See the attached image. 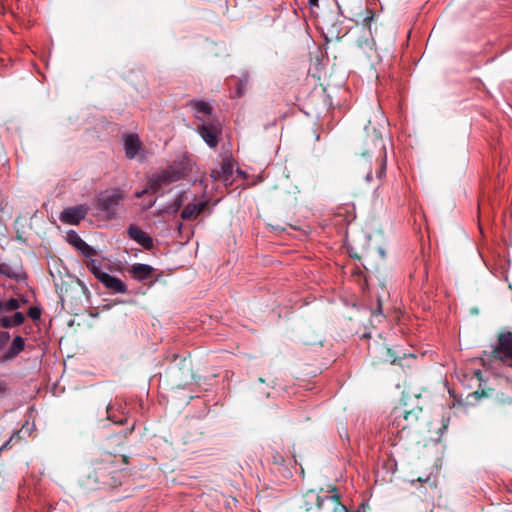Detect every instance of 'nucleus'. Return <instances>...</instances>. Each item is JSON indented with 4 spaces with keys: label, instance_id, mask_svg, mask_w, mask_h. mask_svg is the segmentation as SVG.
I'll use <instances>...</instances> for the list:
<instances>
[{
    "label": "nucleus",
    "instance_id": "f257e3e1",
    "mask_svg": "<svg viewBox=\"0 0 512 512\" xmlns=\"http://www.w3.org/2000/svg\"><path fill=\"white\" fill-rule=\"evenodd\" d=\"M79 483L87 491L116 485L115 477L112 476V467L103 461H97L87 466L79 478Z\"/></svg>",
    "mask_w": 512,
    "mask_h": 512
},
{
    "label": "nucleus",
    "instance_id": "7ed1b4c3",
    "mask_svg": "<svg viewBox=\"0 0 512 512\" xmlns=\"http://www.w3.org/2000/svg\"><path fill=\"white\" fill-rule=\"evenodd\" d=\"M187 167L184 161H174L166 169L153 174L148 178L151 194H164L163 188L186 175Z\"/></svg>",
    "mask_w": 512,
    "mask_h": 512
},
{
    "label": "nucleus",
    "instance_id": "c85d7f7f",
    "mask_svg": "<svg viewBox=\"0 0 512 512\" xmlns=\"http://www.w3.org/2000/svg\"><path fill=\"white\" fill-rule=\"evenodd\" d=\"M10 333L7 331H0V351L5 347V345L10 340Z\"/></svg>",
    "mask_w": 512,
    "mask_h": 512
},
{
    "label": "nucleus",
    "instance_id": "6ab92c4d",
    "mask_svg": "<svg viewBox=\"0 0 512 512\" xmlns=\"http://www.w3.org/2000/svg\"><path fill=\"white\" fill-rule=\"evenodd\" d=\"M86 266L88 270L94 275V277L99 280L101 278V274H105L106 272L102 270L101 262L94 259L93 257L88 259Z\"/></svg>",
    "mask_w": 512,
    "mask_h": 512
},
{
    "label": "nucleus",
    "instance_id": "f704fd0d",
    "mask_svg": "<svg viewBox=\"0 0 512 512\" xmlns=\"http://www.w3.org/2000/svg\"><path fill=\"white\" fill-rule=\"evenodd\" d=\"M364 179L367 183H371L372 180H373V176H372V170L369 169V171L365 174L364 176Z\"/></svg>",
    "mask_w": 512,
    "mask_h": 512
},
{
    "label": "nucleus",
    "instance_id": "5701e85b",
    "mask_svg": "<svg viewBox=\"0 0 512 512\" xmlns=\"http://www.w3.org/2000/svg\"><path fill=\"white\" fill-rule=\"evenodd\" d=\"M303 499V504L300 507L303 512H320V509H318V502L313 501L312 499H305V495L303 496Z\"/></svg>",
    "mask_w": 512,
    "mask_h": 512
},
{
    "label": "nucleus",
    "instance_id": "a19ab883",
    "mask_svg": "<svg viewBox=\"0 0 512 512\" xmlns=\"http://www.w3.org/2000/svg\"><path fill=\"white\" fill-rule=\"evenodd\" d=\"M370 336H371L370 333H363V335H362L363 338H369Z\"/></svg>",
    "mask_w": 512,
    "mask_h": 512
},
{
    "label": "nucleus",
    "instance_id": "f3484780",
    "mask_svg": "<svg viewBox=\"0 0 512 512\" xmlns=\"http://www.w3.org/2000/svg\"><path fill=\"white\" fill-rule=\"evenodd\" d=\"M188 200V195L186 191H182L177 193L174 198L167 205L166 210L169 213L176 214L180 211L181 207L184 205L185 201Z\"/></svg>",
    "mask_w": 512,
    "mask_h": 512
},
{
    "label": "nucleus",
    "instance_id": "ea45409f",
    "mask_svg": "<svg viewBox=\"0 0 512 512\" xmlns=\"http://www.w3.org/2000/svg\"><path fill=\"white\" fill-rule=\"evenodd\" d=\"M20 300V307L23 305V304H27L28 303V300L25 298V297H22Z\"/></svg>",
    "mask_w": 512,
    "mask_h": 512
},
{
    "label": "nucleus",
    "instance_id": "f8f14e48",
    "mask_svg": "<svg viewBox=\"0 0 512 512\" xmlns=\"http://www.w3.org/2000/svg\"><path fill=\"white\" fill-rule=\"evenodd\" d=\"M98 280L103 286L114 294L128 293L127 285L118 277L110 275L109 273L101 274Z\"/></svg>",
    "mask_w": 512,
    "mask_h": 512
},
{
    "label": "nucleus",
    "instance_id": "cd10ccee",
    "mask_svg": "<svg viewBox=\"0 0 512 512\" xmlns=\"http://www.w3.org/2000/svg\"><path fill=\"white\" fill-rule=\"evenodd\" d=\"M382 317H383L382 304H381L380 299H378V307L374 312H372L371 321H374V320L380 321V319Z\"/></svg>",
    "mask_w": 512,
    "mask_h": 512
},
{
    "label": "nucleus",
    "instance_id": "dca6fc26",
    "mask_svg": "<svg viewBox=\"0 0 512 512\" xmlns=\"http://www.w3.org/2000/svg\"><path fill=\"white\" fill-rule=\"evenodd\" d=\"M141 149V142L137 134H127L124 138V150L128 159L136 157Z\"/></svg>",
    "mask_w": 512,
    "mask_h": 512
},
{
    "label": "nucleus",
    "instance_id": "aec40b11",
    "mask_svg": "<svg viewBox=\"0 0 512 512\" xmlns=\"http://www.w3.org/2000/svg\"><path fill=\"white\" fill-rule=\"evenodd\" d=\"M107 419L115 424H123L125 422V416L122 414L120 417L115 414V405L109 403L106 407Z\"/></svg>",
    "mask_w": 512,
    "mask_h": 512
},
{
    "label": "nucleus",
    "instance_id": "20e7f679",
    "mask_svg": "<svg viewBox=\"0 0 512 512\" xmlns=\"http://www.w3.org/2000/svg\"><path fill=\"white\" fill-rule=\"evenodd\" d=\"M196 131L210 148H215L222 133V125L217 117H207L196 125Z\"/></svg>",
    "mask_w": 512,
    "mask_h": 512
},
{
    "label": "nucleus",
    "instance_id": "c9c22d12",
    "mask_svg": "<svg viewBox=\"0 0 512 512\" xmlns=\"http://www.w3.org/2000/svg\"><path fill=\"white\" fill-rule=\"evenodd\" d=\"M155 203H156V198H151V199L147 202V204H145L144 209H146V210H147V209L152 208V207L154 206V204H155Z\"/></svg>",
    "mask_w": 512,
    "mask_h": 512
},
{
    "label": "nucleus",
    "instance_id": "c756f323",
    "mask_svg": "<svg viewBox=\"0 0 512 512\" xmlns=\"http://www.w3.org/2000/svg\"><path fill=\"white\" fill-rule=\"evenodd\" d=\"M421 412V409L417 410V411H414V410H411V411H405L404 413V418L405 420H417L418 418V415L419 413Z\"/></svg>",
    "mask_w": 512,
    "mask_h": 512
},
{
    "label": "nucleus",
    "instance_id": "39448f33",
    "mask_svg": "<svg viewBox=\"0 0 512 512\" xmlns=\"http://www.w3.org/2000/svg\"><path fill=\"white\" fill-rule=\"evenodd\" d=\"M332 494L319 495L314 491H309L305 494V499H312L318 502V509L320 512H349L347 507L341 503L339 494L336 492L335 487L332 488Z\"/></svg>",
    "mask_w": 512,
    "mask_h": 512
},
{
    "label": "nucleus",
    "instance_id": "a878e982",
    "mask_svg": "<svg viewBox=\"0 0 512 512\" xmlns=\"http://www.w3.org/2000/svg\"><path fill=\"white\" fill-rule=\"evenodd\" d=\"M13 327L21 326L25 321V316L22 312L16 311L12 316H9Z\"/></svg>",
    "mask_w": 512,
    "mask_h": 512
},
{
    "label": "nucleus",
    "instance_id": "6e6552de",
    "mask_svg": "<svg viewBox=\"0 0 512 512\" xmlns=\"http://www.w3.org/2000/svg\"><path fill=\"white\" fill-rule=\"evenodd\" d=\"M211 178L220 181L228 187L233 184V163L230 158H224L222 163L211 170Z\"/></svg>",
    "mask_w": 512,
    "mask_h": 512
},
{
    "label": "nucleus",
    "instance_id": "0eeeda50",
    "mask_svg": "<svg viewBox=\"0 0 512 512\" xmlns=\"http://www.w3.org/2000/svg\"><path fill=\"white\" fill-rule=\"evenodd\" d=\"M493 354L502 361L510 360L509 366L512 367V332L499 334L497 343L493 348Z\"/></svg>",
    "mask_w": 512,
    "mask_h": 512
},
{
    "label": "nucleus",
    "instance_id": "ddd939ff",
    "mask_svg": "<svg viewBox=\"0 0 512 512\" xmlns=\"http://www.w3.org/2000/svg\"><path fill=\"white\" fill-rule=\"evenodd\" d=\"M25 348V339L16 335L8 349L4 352V354L0 358L1 363H6L14 360Z\"/></svg>",
    "mask_w": 512,
    "mask_h": 512
},
{
    "label": "nucleus",
    "instance_id": "7c9ffc66",
    "mask_svg": "<svg viewBox=\"0 0 512 512\" xmlns=\"http://www.w3.org/2000/svg\"><path fill=\"white\" fill-rule=\"evenodd\" d=\"M0 327L5 328V329H9V328L13 327L9 316H4V317L0 318Z\"/></svg>",
    "mask_w": 512,
    "mask_h": 512
},
{
    "label": "nucleus",
    "instance_id": "a211bd4d",
    "mask_svg": "<svg viewBox=\"0 0 512 512\" xmlns=\"http://www.w3.org/2000/svg\"><path fill=\"white\" fill-rule=\"evenodd\" d=\"M0 275L6 276L16 281H20L24 278L23 275L18 273L13 267L6 263H0Z\"/></svg>",
    "mask_w": 512,
    "mask_h": 512
},
{
    "label": "nucleus",
    "instance_id": "473e14b6",
    "mask_svg": "<svg viewBox=\"0 0 512 512\" xmlns=\"http://www.w3.org/2000/svg\"><path fill=\"white\" fill-rule=\"evenodd\" d=\"M151 193L150 184L147 183V187L141 191L135 193V197L141 198L144 194Z\"/></svg>",
    "mask_w": 512,
    "mask_h": 512
},
{
    "label": "nucleus",
    "instance_id": "9d476101",
    "mask_svg": "<svg viewBox=\"0 0 512 512\" xmlns=\"http://www.w3.org/2000/svg\"><path fill=\"white\" fill-rule=\"evenodd\" d=\"M86 214L87 210L82 205L67 207L60 213L59 219L65 224L77 225L85 218Z\"/></svg>",
    "mask_w": 512,
    "mask_h": 512
},
{
    "label": "nucleus",
    "instance_id": "1a4fd4ad",
    "mask_svg": "<svg viewBox=\"0 0 512 512\" xmlns=\"http://www.w3.org/2000/svg\"><path fill=\"white\" fill-rule=\"evenodd\" d=\"M210 200L203 199L198 202H189L185 205L181 211V218L185 221L195 219L207 211L208 214L212 213V209L209 207Z\"/></svg>",
    "mask_w": 512,
    "mask_h": 512
},
{
    "label": "nucleus",
    "instance_id": "2f4dec72",
    "mask_svg": "<svg viewBox=\"0 0 512 512\" xmlns=\"http://www.w3.org/2000/svg\"><path fill=\"white\" fill-rule=\"evenodd\" d=\"M374 19V13L372 10H368V15L363 19L364 26H369Z\"/></svg>",
    "mask_w": 512,
    "mask_h": 512
},
{
    "label": "nucleus",
    "instance_id": "4c0bfd02",
    "mask_svg": "<svg viewBox=\"0 0 512 512\" xmlns=\"http://www.w3.org/2000/svg\"><path fill=\"white\" fill-rule=\"evenodd\" d=\"M387 354H388V359L391 361V363H395L396 362V357H394V355L392 354V350L391 349H387Z\"/></svg>",
    "mask_w": 512,
    "mask_h": 512
},
{
    "label": "nucleus",
    "instance_id": "72a5a7b5",
    "mask_svg": "<svg viewBox=\"0 0 512 512\" xmlns=\"http://www.w3.org/2000/svg\"><path fill=\"white\" fill-rule=\"evenodd\" d=\"M8 391V384L0 379V396L6 394Z\"/></svg>",
    "mask_w": 512,
    "mask_h": 512
},
{
    "label": "nucleus",
    "instance_id": "58836bf2",
    "mask_svg": "<svg viewBox=\"0 0 512 512\" xmlns=\"http://www.w3.org/2000/svg\"><path fill=\"white\" fill-rule=\"evenodd\" d=\"M310 7L318 6L319 0H308Z\"/></svg>",
    "mask_w": 512,
    "mask_h": 512
},
{
    "label": "nucleus",
    "instance_id": "4468645a",
    "mask_svg": "<svg viewBox=\"0 0 512 512\" xmlns=\"http://www.w3.org/2000/svg\"><path fill=\"white\" fill-rule=\"evenodd\" d=\"M155 268L149 264L135 263L130 266L129 273L133 279L143 282L152 279Z\"/></svg>",
    "mask_w": 512,
    "mask_h": 512
},
{
    "label": "nucleus",
    "instance_id": "4be33fe9",
    "mask_svg": "<svg viewBox=\"0 0 512 512\" xmlns=\"http://www.w3.org/2000/svg\"><path fill=\"white\" fill-rule=\"evenodd\" d=\"M3 308L2 311L4 312H12L17 311L20 308V300L18 298L10 297L6 301H2Z\"/></svg>",
    "mask_w": 512,
    "mask_h": 512
},
{
    "label": "nucleus",
    "instance_id": "412c9836",
    "mask_svg": "<svg viewBox=\"0 0 512 512\" xmlns=\"http://www.w3.org/2000/svg\"><path fill=\"white\" fill-rule=\"evenodd\" d=\"M66 240L76 249L80 248V246L85 242L75 230H69L67 232Z\"/></svg>",
    "mask_w": 512,
    "mask_h": 512
},
{
    "label": "nucleus",
    "instance_id": "f03ea898",
    "mask_svg": "<svg viewBox=\"0 0 512 512\" xmlns=\"http://www.w3.org/2000/svg\"><path fill=\"white\" fill-rule=\"evenodd\" d=\"M367 136L365 139V149L362 151V156L369 161L373 155L377 154L378 167L376 168V178L382 180L386 175V150L383 143L381 133L373 128L369 132L368 126H365Z\"/></svg>",
    "mask_w": 512,
    "mask_h": 512
},
{
    "label": "nucleus",
    "instance_id": "e433bc0d",
    "mask_svg": "<svg viewBox=\"0 0 512 512\" xmlns=\"http://www.w3.org/2000/svg\"><path fill=\"white\" fill-rule=\"evenodd\" d=\"M14 436H11L9 440H7L1 447H0V452H2L4 449H6L7 447H9L10 443L12 442Z\"/></svg>",
    "mask_w": 512,
    "mask_h": 512
},
{
    "label": "nucleus",
    "instance_id": "423d86ee",
    "mask_svg": "<svg viewBox=\"0 0 512 512\" xmlns=\"http://www.w3.org/2000/svg\"><path fill=\"white\" fill-rule=\"evenodd\" d=\"M122 197L117 192H103L98 196L97 209L106 219H116L121 205Z\"/></svg>",
    "mask_w": 512,
    "mask_h": 512
},
{
    "label": "nucleus",
    "instance_id": "79ce46f5",
    "mask_svg": "<svg viewBox=\"0 0 512 512\" xmlns=\"http://www.w3.org/2000/svg\"><path fill=\"white\" fill-rule=\"evenodd\" d=\"M338 10H339V13L342 14V9H341L340 5H338Z\"/></svg>",
    "mask_w": 512,
    "mask_h": 512
},
{
    "label": "nucleus",
    "instance_id": "bb28decb",
    "mask_svg": "<svg viewBox=\"0 0 512 512\" xmlns=\"http://www.w3.org/2000/svg\"><path fill=\"white\" fill-rule=\"evenodd\" d=\"M41 308L37 307V306H31L29 309H28V312H27V315L30 319H32L33 321H38L40 320V317H41Z\"/></svg>",
    "mask_w": 512,
    "mask_h": 512
},
{
    "label": "nucleus",
    "instance_id": "2eb2a0df",
    "mask_svg": "<svg viewBox=\"0 0 512 512\" xmlns=\"http://www.w3.org/2000/svg\"><path fill=\"white\" fill-rule=\"evenodd\" d=\"M190 106L194 111V117L196 120L201 123L203 120H206L207 117H217L212 114L213 108L207 102L203 100H191Z\"/></svg>",
    "mask_w": 512,
    "mask_h": 512
},
{
    "label": "nucleus",
    "instance_id": "b1692460",
    "mask_svg": "<svg viewBox=\"0 0 512 512\" xmlns=\"http://www.w3.org/2000/svg\"><path fill=\"white\" fill-rule=\"evenodd\" d=\"M247 82H248L247 75H244L242 78L237 79L236 89H235L236 97H241L245 93L246 87H247Z\"/></svg>",
    "mask_w": 512,
    "mask_h": 512
},
{
    "label": "nucleus",
    "instance_id": "393cba45",
    "mask_svg": "<svg viewBox=\"0 0 512 512\" xmlns=\"http://www.w3.org/2000/svg\"><path fill=\"white\" fill-rule=\"evenodd\" d=\"M77 250L87 259H90L97 254L96 250L86 242H84Z\"/></svg>",
    "mask_w": 512,
    "mask_h": 512
},
{
    "label": "nucleus",
    "instance_id": "9b49d317",
    "mask_svg": "<svg viewBox=\"0 0 512 512\" xmlns=\"http://www.w3.org/2000/svg\"><path fill=\"white\" fill-rule=\"evenodd\" d=\"M127 234L131 240L135 241L146 250H151L154 247L153 238L136 224H130L128 226Z\"/></svg>",
    "mask_w": 512,
    "mask_h": 512
}]
</instances>
